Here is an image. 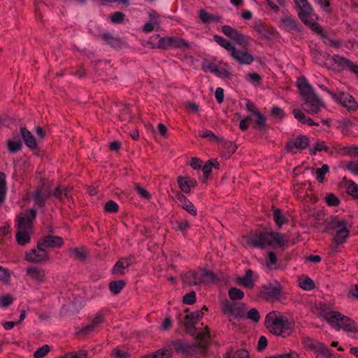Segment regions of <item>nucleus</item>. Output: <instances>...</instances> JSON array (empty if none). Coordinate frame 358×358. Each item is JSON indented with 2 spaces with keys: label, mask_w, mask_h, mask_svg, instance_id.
I'll return each mask as SVG.
<instances>
[{
  "label": "nucleus",
  "mask_w": 358,
  "mask_h": 358,
  "mask_svg": "<svg viewBox=\"0 0 358 358\" xmlns=\"http://www.w3.org/2000/svg\"><path fill=\"white\" fill-rule=\"evenodd\" d=\"M333 150H335L338 154L345 155H351L353 151H357V146H347L343 148L334 147Z\"/></svg>",
  "instance_id": "45"
},
{
  "label": "nucleus",
  "mask_w": 358,
  "mask_h": 358,
  "mask_svg": "<svg viewBox=\"0 0 358 358\" xmlns=\"http://www.w3.org/2000/svg\"><path fill=\"white\" fill-rule=\"evenodd\" d=\"M327 203L330 206H337L340 203L339 199L334 194H329L325 196Z\"/></svg>",
  "instance_id": "55"
},
{
  "label": "nucleus",
  "mask_w": 358,
  "mask_h": 358,
  "mask_svg": "<svg viewBox=\"0 0 358 358\" xmlns=\"http://www.w3.org/2000/svg\"><path fill=\"white\" fill-rule=\"evenodd\" d=\"M245 243L254 248H265L266 246L273 248L282 247L285 244V236L278 232H262L243 236Z\"/></svg>",
  "instance_id": "1"
},
{
  "label": "nucleus",
  "mask_w": 358,
  "mask_h": 358,
  "mask_svg": "<svg viewBox=\"0 0 358 358\" xmlns=\"http://www.w3.org/2000/svg\"><path fill=\"white\" fill-rule=\"evenodd\" d=\"M50 196L48 190H46L43 186L37 187L34 195V200L38 207H43L45 204V201Z\"/></svg>",
  "instance_id": "23"
},
{
  "label": "nucleus",
  "mask_w": 358,
  "mask_h": 358,
  "mask_svg": "<svg viewBox=\"0 0 358 358\" xmlns=\"http://www.w3.org/2000/svg\"><path fill=\"white\" fill-rule=\"evenodd\" d=\"M156 38H158V43L155 45L151 41H148V44L150 45L152 48H160L167 50L171 48V43L169 42V37H161L159 34L155 36Z\"/></svg>",
  "instance_id": "28"
},
{
  "label": "nucleus",
  "mask_w": 358,
  "mask_h": 358,
  "mask_svg": "<svg viewBox=\"0 0 358 358\" xmlns=\"http://www.w3.org/2000/svg\"><path fill=\"white\" fill-rule=\"evenodd\" d=\"M325 151L328 152L330 155H333L334 150H330L328 146L326 145L324 141H317L314 148L310 150V152L312 155H316L317 151Z\"/></svg>",
  "instance_id": "38"
},
{
  "label": "nucleus",
  "mask_w": 358,
  "mask_h": 358,
  "mask_svg": "<svg viewBox=\"0 0 358 358\" xmlns=\"http://www.w3.org/2000/svg\"><path fill=\"white\" fill-rule=\"evenodd\" d=\"M49 351L50 347L48 345H44L34 352V358H43L49 352Z\"/></svg>",
  "instance_id": "53"
},
{
  "label": "nucleus",
  "mask_w": 358,
  "mask_h": 358,
  "mask_svg": "<svg viewBox=\"0 0 358 358\" xmlns=\"http://www.w3.org/2000/svg\"><path fill=\"white\" fill-rule=\"evenodd\" d=\"M49 259L46 250L37 244L36 248H33L29 252L26 254L25 259L33 263H39L46 261Z\"/></svg>",
  "instance_id": "11"
},
{
  "label": "nucleus",
  "mask_w": 358,
  "mask_h": 358,
  "mask_svg": "<svg viewBox=\"0 0 358 358\" xmlns=\"http://www.w3.org/2000/svg\"><path fill=\"white\" fill-rule=\"evenodd\" d=\"M213 38L216 43L230 52L234 50L235 47L230 43V41L218 35H214Z\"/></svg>",
  "instance_id": "39"
},
{
  "label": "nucleus",
  "mask_w": 358,
  "mask_h": 358,
  "mask_svg": "<svg viewBox=\"0 0 358 358\" xmlns=\"http://www.w3.org/2000/svg\"><path fill=\"white\" fill-rule=\"evenodd\" d=\"M293 115L294 117L303 124H306L309 126H318L319 124L315 122L313 120L309 117H307L304 113L299 109H294Z\"/></svg>",
  "instance_id": "27"
},
{
  "label": "nucleus",
  "mask_w": 358,
  "mask_h": 358,
  "mask_svg": "<svg viewBox=\"0 0 358 358\" xmlns=\"http://www.w3.org/2000/svg\"><path fill=\"white\" fill-rule=\"evenodd\" d=\"M87 352L85 350H78L67 353L68 358H87Z\"/></svg>",
  "instance_id": "64"
},
{
  "label": "nucleus",
  "mask_w": 358,
  "mask_h": 358,
  "mask_svg": "<svg viewBox=\"0 0 358 358\" xmlns=\"http://www.w3.org/2000/svg\"><path fill=\"white\" fill-rule=\"evenodd\" d=\"M336 319H334L329 325L336 330L343 329L344 331L349 333H357L358 325L351 318L341 314L339 312V316H336Z\"/></svg>",
  "instance_id": "7"
},
{
  "label": "nucleus",
  "mask_w": 358,
  "mask_h": 358,
  "mask_svg": "<svg viewBox=\"0 0 358 358\" xmlns=\"http://www.w3.org/2000/svg\"><path fill=\"white\" fill-rule=\"evenodd\" d=\"M31 231L30 230H23L18 228L16 233V240L17 243L22 245L29 243L30 241L29 234Z\"/></svg>",
  "instance_id": "35"
},
{
  "label": "nucleus",
  "mask_w": 358,
  "mask_h": 358,
  "mask_svg": "<svg viewBox=\"0 0 358 358\" xmlns=\"http://www.w3.org/2000/svg\"><path fill=\"white\" fill-rule=\"evenodd\" d=\"M298 87L303 100L302 108L306 113L311 115L316 114L324 107V102L305 79L298 83Z\"/></svg>",
  "instance_id": "3"
},
{
  "label": "nucleus",
  "mask_w": 358,
  "mask_h": 358,
  "mask_svg": "<svg viewBox=\"0 0 358 358\" xmlns=\"http://www.w3.org/2000/svg\"><path fill=\"white\" fill-rule=\"evenodd\" d=\"M231 57L241 64H250L254 61L252 55L246 51L234 50L230 52Z\"/></svg>",
  "instance_id": "16"
},
{
  "label": "nucleus",
  "mask_w": 358,
  "mask_h": 358,
  "mask_svg": "<svg viewBox=\"0 0 358 358\" xmlns=\"http://www.w3.org/2000/svg\"><path fill=\"white\" fill-rule=\"evenodd\" d=\"M324 55L320 51L317 50H312V55L313 57V59H315V62L317 63L320 65H324L326 62H323V59L326 60V58L324 57Z\"/></svg>",
  "instance_id": "59"
},
{
  "label": "nucleus",
  "mask_w": 358,
  "mask_h": 358,
  "mask_svg": "<svg viewBox=\"0 0 358 358\" xmlns=\"http://www.w3.org/2000/svg\"><path fill=\"white\" fill-rule=\"evenodd\" d=\"M119 210V206L116 202L113 200L107 201L104 206V210L107 213H117Z\"/></svg>",
  "instance_id": "52"
},
{
  "label": "nucleus",
  "mask_w": 358,
  "mask_h": 358,
  "mask_svg": "<svg viewBox=\"0 0 358 358\" xmlns=\"http://www.w3.org/2000/svg\"><path fill=\"white\" fill-rule=\"evenodd\" d=\"M296 4L299 8V17L301 20L308 25L312 31L326 38L327 36L323 31V28L315 22L313 16V9L307 0H294Z\"/></svg>",
  "instance_id": "4"
},
{
  "label": "nucleus",
  "mask_w": 358,
  "mask_h": 358,
  "mask_svg": "<svg viewBox=\"0 0 358 358\" xmlns=\"http://www.w3.org/2000/svg\"><path fill=\"white\" fill-rule=\"evenodd\" d=\"M228 294L229 298L233 300H241L244 297V292L236 287H231L229 289Z\"/></svg>",
  "instance_id": "42"
},
{
  "label": "nucleus",
  "mask_w": 358,
  "mask_h": 358,
  "mask_svg": "<svg viewBox=\"0 0 358 358\" xmlns=\"http://www.w3.org/2000/svg\"><path fill=\"white\" fill-rule=\"evenodd\" d=\"M310 145V139L306 136H299L294 142H289L285 146V149L287 152H293V148H296L299 150H304L307 148Z\"/></svg>",
  "instance_id": "15"
},
{
  "label": "nucleus",
  "mask_w": 358,
  "mask_h": 358,
  "mask_svg": "<svg viewBox=\"0 0 358 358\" xmlns=\"http://www.w3.org/2000/svg\"><path fill=\"white\" fill-rule=\"evenodd\" d=\"M126 285L124 280H113L109 282L108 287L110 291L114 294H119L123 287Z\"/></svg>",
  "instance_id": "37"
},
{
  "label": "nucleus",
  "mask_w": 358,
  "mask_h": 358,
  "mask_svg": "<svg viewBox=\"0 0 358 358\" xmlns=\"http://www.w3.org/2000/svg\"><path fill=\"white\" fill-rule=\"evenodd\" d=\"M255 116L256 119L254 124V128L260 132L265 131L268 127L266 117L260 112H257Z\"/></svg>",
  "instance_id": "31"
},
{
  "label": "nucleus",
  "mask_w": 358,
  "mask_h": 358,
  "mask_svg": "<svg viewBox=\"0 0 358 358\" xmlns=\"http://www.w3.org/2000/svg\"><path fill=\"white\" fill-rule=\"evenodd\" d=\"M195 324L196 322L189 316L188 314L184 317L183 326L187 334L192 336L196 334Z\"/></svg>",
  "instance_id": "34"
},
{
  "label": "nucleus",
  "mask_w": 358,
  "mask_h": 358,
  "mask_svg": "<svg viewBox=\"0 0 358 358\" xmlns=\"http://www.w3.org/2000/svg\"><path fill=\"white\" fill-rule=\"evenodd\" d=\"M171 48L180 49L190 48L189 44L183 38L179 37L169 36Z\"/></svg>",
  "instance_id": "33"
},
{
  "label": "nucleus",
  "mask_w": 358,
  "mask_h": 358,
  "mask_svg": "<svg viewBox=\"0 0 358 358\" xmlns=\"http://www.w3.org/2000/svg\"><path fill=\"white\" fill-rule=\"evenodd\" d=\"M343 182L347 194L358 201V185L353 180L346 178H343Z\"/></svg>",
  "instance_id": "24"
},
{
  "label": "nucleus",
  "mask_w": 358,
  "mask_h": 358,
  "mask_svg": "<svg viewBox=\"0 0 358 358\" xmlns=\"http://www.w3.org/2000/svg\"><path fill=\"white\" fill-rule=\"evenodd\" d=\"M221 308L224 315L235 319L245 317V306L242 303L230 302L226 299L222 302Z\"/></svg>",
  "instance_id": "9"
},
{
  "label": "nucleus",
  "mask_w": 358,
  "mask_h": 358,
  "mask_svg": "<svg viewBox=\"0 0 358 358\" xmlns=\"http://www.w3.org/2000/svg\"><path fill=\"white\" fill-rule=\"evenodd\" d=\"M171 355V350L159 349L157 351L144 355L143 358H170Z\"/></svg>",
  "instance_id": "32"
},
{
  "label": "nucleus",
  "mask_w": 358,
  "mask_h": 358,
  "mask_svg": "<svg viewBox=\"0 0 358 358\" xmlns=\"http://www.w3.org/2000/svg\"><path fill=\"white\" fill-rule=\"evenodd\" d=\"M20 134L25 145L29 148H30L31 150H34L37 148V143L36 142L34 136L27 128L21 127Z\"/></svg>",
  "instance_id": "22"
},
{
  "label": "nucleus",
  "mask_w": 358,
  "mask_h": 358,
  "mask_svg": "<svg viewBox=\"0 0 358 358\" xmlns=\"http://www.w3.org/2000/svg\"><path fill=\"white\" fill-rule=\"evenodd\" d=\"M215 279L214 273L210 271L199 269L189 271L181 275L182 282L187 285H196L202 282H211Z\"/></svg>",
  "instance_id": "6"
},
{
  "label": "nucleus",
  "mask_w": 358,
  "mask_h": 358,
  "mask_svg": "<svg viewBox=\"0 0 358 358\" xmlns=\"http://www.w3.org/2000/svg\"><path fill=\"white\" fill-rule=\"evenodd\" d=\"M273 219L278 228H280L287 222L285 217L278 208L274 209Z\"/></svg>",
  "instance_id": "40"
},
{
  "label": "nucleus",
  "mask_w": 358,
  "mask_h": 358,
  "mask_svg": "<svg viewBox=\"0 0 358 358\" xmlns=\"http://www.w3.org/2000/svg\"><path fill=\"white\" fill-rule=\"evenodd\" d=\"M27 275L37 282H43L45 280V271L36 267H30L27 270Z\"/></svg>",
  "instance_id": "29"
},
{
  "label": "nucleus",
  "mask_w": 358,
  "mask_h": 358,
  "mask_svg": "<svg viewBox=\"0 0 358 358\" xmlns=\"http://www.w3.org/2000/svg\"><path fill=\"white\" fill-rule=\"evenodd\" d=\"M319 315L329 324L336 316H339V312L331 310L326 303H320L318 304Z\"/></svg>",
  "instance_id": "14"
},
{
  "label": "nucleus",
  "mask_w": 358,
  "mask_h": 358,
  "mask_svg": "<svg viewBox=\"0 0 358 358\" xmlns=\"http://www.w3.org/2000/svg\"><path fill=\"white\" fill-rule=\"evenodd\" d=\"M102 38L110 45H114L120 43V39L115 37L111 33L106 32L102 34Z\"/></svg>",
  "instance_id": "51"
},
{
  "label": "nucleus",
  "mask_w": 358,
  "mask_h": 358,
  "mask_svg": "<svg viewBox=\"0 0 358 358\" xmlns=\"http://www.w3.org/2000/svg\"><path fill=\"white\" fill-rule=\"evenodd\" d=\"M222 145H223V147L226 150H227V152L229 154L228 157H230L231 155L234 154L237 149L236 145L231 141H225L222 143Z\"/></svg>",
  "instance_id": "58"
},
{
  "label": "nucleus",
  "mask_w": 358,
  "mask_h": 358,
  "mask_svg": "<svg viewBox=\"0 0 358 358\" xmlns=\"http://www.w3.org/2000/svg\"><path fill=\"white\" fill-rule=\"evenodd\" d=\"M350 231L348 227H343L342 229L337 230L335 232L332 241L336 245L343 244L346 241V239L349 236Z\"/></svg>",
  "instance_id": "26"
},
{
  "label": "nucleus",
  "mask_w": 358,
  "mask_h": 358,
  "mask_svg": "<svg viewBox=\"0 0 358 358\" xmlns=\"http://www.w3.org/2000/svg\"><path fill=\"white\" fill-rule=\"evenodd\" d=\"M125 15L122 12H115L110 15V20L114 24H119L124 22Z\"/></svg>",
  "instance_id": "57"
},
{
  "label": "nucleus",
  "mask_w": 358,
  "mask_h": 358,
  "mask_svg": "<svg viewBox=\"0 0 358 358\" xmlns=\"http://www.w3.org/2000/svg\"><path fill=\"white\" fill-rule=\"evenodd\" d=\"M324 57H325L326 61H327V63H325L324 66L336 73L345 71L348 69V66H349L350 59L339 55L331 56L329 54L324 53Z\"/></svg>",
  "instance_id": "8"
},
{
  "label": "nucleus",
  "mask_w": 358,
  "mask_h": 358,
  "mask_svg": "<svg viewBox=\"0 0 358 358\" xmlns=\"http://www.w3.org/2000/svg\"><path fill=\"white\" fill-rule=\"evenodd\" d=\"M333 98L341 103V105L349 110H356L358 108V105L352 96L345 92H340L338 94H333Z\"/></svg>",
  "instance_id": "13"
},
{
  "label": "nucleus",
  "mask_w": 358,
  "mask_h": 358,
  "mask_svg": "<svg viewBox=\"0 0 358 358\" xmlns=\"http://www.w3.org/2000/svg\"><path fill=\"white\" fill-rule=\"evenodd\" d=\"M253 271L248 269L245 271L244 276L238 277L236 280V283L242 287L251 289L254 287L255 282L252 279Z\"/></svg>",
  "instance_id": "21"
},
{
  "label": "nucleus",
  "mask_w": 358,
  "mask_h": 358,
  "mask_svg": "<svg viewBox=\"0 0 358 358\" xmlns=\"http://www.w3.org/2000/svg\"><path fill=\"white\" fill-rule=\"evenodd\" d=\"M177 202L179 205L190 215L196 216L197 210L194 204L189 201L183 194L179 193L177 195Z\"/></svg>",
  "instance_id": "20"
},
{
  "label": "nucleus",
  "mask_w": 358,
  "mask_h": 358,
  "mask_svg": "<svg viewBox=\"0 0 358 358\" xmlns=\"http://www.w3.org/2000/svg\"><path fill=\"white\" fill-rule=\"evenodd\" d=\"M132 257H123L120 259L114 265L111 273L114 275H122L124 274V270L132 264Z\"/></svg>",
  "instance_id": "17"
},
{
  "label": "nucleus",
  "mask_w": 358,
  "mask_h": 358,
  "mask_svg": "<svg viewBox=\"0 0 358 358\" xmlns=\"http://www.w3.org/2000/svg\"><path fill=\"white\" fill-rule=\"evenodd\" d=\"M329 171V166L324 164L321 168L316 169V178L320 182H323L324 180V175Z\"/></svg>",
  "instance_id": "48"
},
{
  "label": "nucleus",
  "mask_w": 358,
  "mask_h": 358,
  "mask_svg": "<svg viewBox=\"0 0 358 358\" xmlns=\"http://www.w3.org/2000/svg\"><path fill=\"white\" fill-rule=\"evenodd\" d=\"M348 222L344 219H338L337 217H331L329 220L325 222V228L324 232L329 231H335L342 229L345 227H348Z\"/></svg>",
  "instance_id": "18"
},
{
  "label": "nucleus",
  "mask_w": 358,
  "mask_h": 358,
  "mask_svg": "<svg viewBox=\"0 0 358 358\" xmlns=\"http://www.w3.org/2000/svg\"><path fill=\"white\" fill-rule=\"evenodd\" d=\"M299 286L304 290H312L315 288V283L312 279L306 277L299 280Z\"/></svg>",
  "instance_id": "43"
},
{
  "label": "nucleus",
  "mask_w": 358,
  "mask_h": 358,
  "mask_svg": "<svg viewBox=\"0 0 358 358\" xmlns=\"http://www.w3.org/2000/svg\"><path fill=\"white\" fill-rule=\"evenodd\" d=\"M277 264V257L274 252H269L268 254V259L266 262V265L269 268H275L273 266H275Z\"/></svg>",
  "instance_id": "61"
},
{
  "label": "nucleus",
  "mask_w": 358,
  "mask_h": 358,
  "mask_svg": "<svg viewBox=\"0 0 358 358\" xmlns=\"http://www.w3.org/2000/svg\"><path fill=\"white\" fill-rule=\"evenodd\" d=\"M264 325L271 334L283 338L289 336L294 329V322L289 321L286 317L276 311L267 314Z\"/></svg>",
  "instance_id": "2"
},
{
  "label": "nucleus",
  "mask_w": 358,
  "mask_h": 358,
  "mask_svg": "<svg viewBox=\"0 0 358 358\" xmlns=\"http://www.w3.org/2000/svg\"><path fill=\"white\" fill-rule=\"evenodd\" d=\"M178 183L180 189L185 194L190 193V189L187 182V177L178 176Z\"/></svg>",
  "instance_id": "46"
},
{
  "label": "nucleus",
  "mask_w": 358,
  "mask_h": 358,
  "mask_svg": "<svg viewBox=\"0 0 358 358\" xmlns=\"http://www.w3.org/2000/svg\"><path fill=\"white\" fill-rule=\"evenodd\" d=\"M283 288L277 281L274 283L264 285L259 291V296L268 301L271 299H279L282 295Z\"/></svg>",
  "instance_id": "10"
},
{
  "label": "nucleus",
  "mask_w": 358,
  "mask_h": 358,
  "mask_svg": "<svg viewBox=\"0 0 358 358\" xmlns=\"http://www.w3.org/2000/svg\"><path fill=\"white\" fill-rule=\"evenodd\" d=\"M160 28L159 24H155L152 21L146 22L143 27V31L145 33L152 32L153 30H158Z\"/></svg>",
  "instance_id": "60"
},
{
  "label": "nucleus",
  "mask_w": 358,
  "mask_h": 358,
  "mask_svg": "<svg viewBox=\"0 0 358 358\" xmlns=\"http://www.w3.org/2000/svg\"><path fill=\"white\" fill-rule=\"evenodd\" d=\"M199 18L203 23H210L212 22H220L222 17L217 14H210L206 10L201 9L199 10Z\"/></svg>",
  "instance_id": "30"
},
{
  "label": "nucleus",
  "mask_w": 358,
  "mask_h": 358,
  "mask_svg": "<svg viewBox=\"0 0 358 358\" xmlns=\"http://www.w3.org/2000/svg\"><path fill=\"white\" fill-rule=\"evenodd\" d=\"M7 145L9 152L12 153L20 151L22 147V144L20 141H8L7 142Z\"/></svg>",
  "instance_id": "49"
},
{
  "label": "nucleus",
  "mask_w": 358,
  "mask_h": 358,
  "mask_svg": "<svg viewBox=\"0 0 358 358\" xmlns=\"http://www.w3.org/2000/svg\"><path fill=\"white\" fill-rule=\"evenodd\" d=\"M6 175L0 172V203L3 201L6 192Z\"/></svg>",
  "instance_id": "54"
},
{
  "label": "nucleus",
  "mask_w": 358,
  "mask_h": 358,
  "mask_svg": "<svg viewBox=\"0 0 358 358\" xmlns=\"http://www.w3.org/2000/svg\"><path fill=\"white\" fill-rule=\"evenodd\" d=\"M70 252L76 259L84 260L87 257V252L83 248H75L70 250Z\"/></svg>",
  "instance_id": "47"
},
{
  "label": "nucleus",
  "mask_w": 358,
  "mask_h": 358,
  "mask_svg": "<svg viewBox=\"0 0 358 358\" xmlns=\"http://www.w3.org/2000/svg\"><path fill=\"white\" fill-rule=\"evenodd\" d=\"M315 352L320 353L324 358H332L333 355L329 348L325 346L322 343H317L315 348Z\"/></svg>",
  "instance_id": "41"
},
{
  "label": "nucleus",
  "mask_w": 358,
  "mask_h": 358,
  "mask_svg": "<svg viewBox=\"0 0 358 358\" xmlns=\"http://www.w3.org/2000/svg\"><path fill=\"white\" fill-rule=\"evenodd\" d=\"M36 211L31 209L23 213H20L18 217V228L23 230L31 231L33 227V220L36 217Z\"/></svg>",
  "instance_id": "12"
},
{
  "label": "nucleus",
  "mask_w": 358,
  "mask_h": 358,
  "mask_svg": "<svg viewBox=\"0 0 358 358\" xmlns=\"http://www.w3.org/2000/svg\"><path fill=\"white\" fill-rule=\"evenodd\" d=\"M96 329V327L92 324H90L84 327H83L80 330H79L76 334L77 335H87L92 332Z\"/></svg>",
  "instance_id": "62"
},
{
  "label": "nucleus",
  "mask_w": 358,
  "mask_h": 358,
  "mask_svg": "<svg viewBox=\"0 0 358 358\" xmlns=\"http://www.w3.org/2000/svg\"><path fill=\"white\" fill-rule=\"evenodd\" d=\"M280 22L284 29L287 31H300L299 25L297 24L296 21L291 17L286 16L282 18Z\"/></svg>",
  "instance_id": "25"
},
{
  "label": "nucleus",
  "mask_w": 358,
  "mask_h": 358,
  "mask_svg": "<svg viewBox=\"0 0 358 358\" xmlns=\"http://www.w3.org/2000/svg\"><path fill=\"white\" fill-rule=\"evenodd\" d=\"M246 317L254 322H257L260 319V315L258 310L252 308L248 310Z\"/></svg>",
  "instance_id": "56"
},
{
  "label": "nucleus",
  "mask_w": 358,
  "mask_h": 358,
  "mask_svg": "<svg viewBox=\"0 0 358 358\" xmlns=\"http://www.w3.org/2000/svg\"><path fill=\"white\" fill-rule=\"evenodd\" d=\"M222 31L231 39L234 40L239 32L229 25H224L222 27Z\"/></svg>",
  "instance_id": "44"
},
{
  "label": "nucleus",
  "mask_w": 358,
  "mask_h": 358,
  "mask_svg": "<svg viewBox=\"0 0 358 358\" xmlns=\"http://www.w3.org/2000/svg\"><path fill=\"white\" fill-rule=\"evenodd\" d=\"M39 245L46 248L60 247L63 245V241L61 237L57 236L48 235L43 239L38 241Z\"/></svg>",
  "instance_id": "19"
},
{
  "label": "nucleus",
  "mask_w": 358,
  "mask_h": 358,
  "mask_svg": "<svg viewBox=\"0 0 358 358\" xmlns=\"http://www.w3.org/2000/svg\"><path fill=\"white\" fill-rule=\"evenodd\" d=\"M196 301V294L195 292H191L188 294H186L183 296V303L186 304H193Z\"/></svg>",
  "instance_id": "63"
},
{
  "label": "nucleus",
  "mask_w": 358,
  "mask_h": 358,
  "mask_svg": "<svg viewBox=\"0 0 358 358\" xmlns=\"http://www.w3.org/2000/svg\"><path fill=\"white\" fill-rule=\"evenodd\" d=\"M208 69L212 73H215L217 76L222 78H229L231 73L225 69H219L218 66L215 64H210L208 66Z\"/></svg>",
  "instance_id": "36"
},
{
  "label": "nucleus",
  "mask_w": 358,
  "mask_h": 358,
  "mask_svg": "<svg viewBox=\"0 0 358 358\" xmlns=\"http://www.w3.org/2000/svg\"><path fill=\"white\" fill-rule=\"evenodd\" d=\"M134 189L136 191L137 194L143 199L149 200L151 199L150 194L142 186L139 184L136 183L134 185Z\"/></svg>",
  "instance_id": "50"
},
{
  "label": "nucleus",
  "mask_w": 358,
  "mask_h": 358,
  "mask_svg": "<svg viewBox=\"0 0 358 358\" xmlns=\"http://www.w3.org/2000/svg\"><path fill=\"white\" fill-rule=\"evenodd\" d=\"M210 340V332L208 327H205V330L200 332L196 336V341L197 344L183 343L179 340L174 341L172 342L175 350L178 352H182L184 354H192L193 353L197 347L200 348H206L209 344Z\"/></svg>",
  "instance_id": "5"
}]
</instances>
